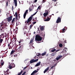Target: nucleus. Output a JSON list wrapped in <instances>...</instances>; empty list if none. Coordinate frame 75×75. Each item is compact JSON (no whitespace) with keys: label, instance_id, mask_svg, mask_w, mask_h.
<instances>
[{"label":"nucleus","instance_id":"nucleus-30","mask_svg":"<svg viewBox=\"0 0 75 75\" xmlns=\"http://www.w3.org/2000/svg\"><path fill=\"white\" fill-rule=\"evenodd\" d=\"M33 40L34 39L33 38L31 39V40L30 41V44H31V43H32V42H33Z\"/></svg>","mask_w":75,"mask_h":75},{"label":"nucleus","instance_id":"nucleus-45","mask_svg":"<svg viewBox=\"0 0 75 75\" xmlns=\"http://www.w3.org/2000/svg\"><path fill=\"white\" fill-rule=\"evenodd\" d=\"M14 57H17V54H15V55H14Z\"/></svg>","mask_w":75,"mask_h":75},{"label":"nucleus","instance_id":"nucleus-40","mask_svg":"<svg viewBox=\"0 0 75 75\" xmlns=\"http://www.w3.org/2000/svg\"><path fill=\"white\" fill-rule=\"evenodd\" d=\"M6 5L7 6H8V1H6Z\"/></svg>","mask_w":75,"mask_h":75},{"label":"nucleus","instance_id":"nucleus-43","mask_svg":"<svg viewBox=\"0 0 75 75\" xmlns=\"http://www.w3.org/2000/svg\"><path fill=\"white\" fill-rule=\"evenodd\" d=\"M60 50H56V52H58V51H60Z\"/></svg>","mask_w":75,"mask_h":75},{"label":"nucleus","instance_id":"nucleus-1","mask_svg":"<svg viewBox=\"0 0 75 75\" xmlns=\"http://www.w3.org/2000/svg\"><path fill=\"white\" fill-rule=\"evenodd\" d=\"M42 40V38L38 35H37L35 36V41L37 43H40V41Z\"/></svg>","mask_w":75,"mask_h":75},{"label":"nucleus","instance_id":"nucleus-17","mask_svg":"<svg viewBox=\"0 0 75 75\" xmlns=\"http://www.w3.org/2000/svg\"><path fill=\"white\" fill-rule=\"evenodd\" d=\"M4 74L5 75H9V73H8L7 71H4Z\"/></svg>","mask_w":75,"mask_h":75},{"label":"nucleus","instance_id":"nucleus-28","mask_svg":"<svg viewBox=\"0 0 75 75\" xmlns=\"http://www.w3.org/2000/svg\"><path fill=\"white\" fill-rule=\"evenodd\" d=\"M55 51H56V49H54L52 50H51V52H55Z\"/></svg>","mask_w":75,"mask_h":75},{"label":"nucleus","instance_id":"nucleus-31","mask_svg":"<svg viewBox=\"0 0 75 75\" xmlns=\"http://www.w3.org/2000/svg\"><path fill=\"white\" fill-rule=\"evenodd\" d=\"M62 44H61V43H60L59 45V46L60 47H62Z\"/></svg>","mask_w":75,"mask_h":75},{"label":"nucleus","instance_id":"nucleus-16","mask_svg":"<svg viewBox=\"0 0 75 75\" xmlns=\"http://www.w3.org/2000/svg\"><path fill=\"white\" fill-rule=\"evenodd\" d=\"M40 64H41V62H38L36 65V67H38V66H40Z\"/></svg>","mask_w":75,"mask_h":75},{"label":"nucleus","instance_id":"nucleus-39","mask_svg":"<svg viewBox=\"0 0 75 75\" xmlns=\"http://www.w3.org/2000/svg\"><path fill=\"white\" fill-rule=\"evenodd\" d=\"M4 34L5 35V37H6V35H7V33H4Z\"/></svg>","mask_w":75,"mask_h":75},{"label":"nucleus","instance_id":"nucleus-21","mask_svg":"<svg viewBox=\"0 0 75 75\" xmlns=\"http://www.w3.org/2000/svg\"><path fill=\"white\" fill-rule=\"evenodd\" d=\"M65 29L63 28L62 30H61V31H62V33H65Z\"/></svg>","mask_w":75,"mask_h":75},{"label":"nucleus","instance_id":"nucleus-59","mask_svg":"<svg viewBox=\"0 0 75 75\" xmlns=\"http://www.w3.org/2000/svg\"><path fill=\"white\" fill-rule=\"evenodd\" d=\"M49 17H52V16L51 15H50L49 16Z\"/></svg>","mask_w":75,"mask_h":75},{"label":"nucleus","instance_id":"nucleus-58","mask_svg":"<svg viewBox=\"0 0 75 75\" xmlns=\"http://www.w3.org/2000/svg\"><path fill=\"white\" fill-rule=\"evenodd\" d=\"M17 19V16H16V19Z\"/></svg>","mask_w":75,"mask_h":75},{"label":"nucleus","instance_id":"nucleus-26","mask_svg":"<svg viewBox=\"0 0 75 75\" xmlns=\"http://www.w3.org/2000/svg\"><path fill=\"white\" fill-rule=\"evenodd\" d=\"M45 13L48 14V10H45Z\"/></svg>","mask_w":75,"mask_h":75},{"label":"nucleus","instance_id":"nucleus-20","mask_svg":"<svg viewBox=\"0 0 75 75\" xmlns=\"http://www.w3.org/2000/svg\"><path fill=\"white\" fill-rule=\"evenodd\" d=\"M3 39L0 38V44H1L2 42H3Z\"/></svg>","mask_w":75,"mask_h":75},{"label":"nucleus","instance_id":"nucleus-35","mask_svg":"<svg viewBox=\"0 0 75 75\" xmlns=\"http://www.w3.org/2000/svg\"><path fill=\"white\" fill-rule=\"evenodd\" d=\"M26 73V71H25L22 74V75H24L25 74V73Z\"/></svg>","mask_w":75,"mask_h":75},{"label":"nucleus","instance_id":"nucleus-52","mask_svg":"<svg viewBox=\"0 0 75 75\" xmlns=\"http://www.w3.org/2000/svg\"><path fill=\"white\" fill-rule=\"evenodd\" d=\"M54 67V66H52V67H51V69H52V68H53Z\"/></svg>","mask_w":75,"mask_h":75},{"label":"nucleus","instance_id":"nucleus-61","mask_svg":"<svg viewBox=\"0 0 75 75\" xmlns=\"http://www.w3.org/2000/svg\"><path fill=\"white\" fill-rule=\"evenodd\" d=\"M58 0H54V2H55L56 1H57Z\"/></svg>","mask_w":75,"mask_h":75},{"label":"nucleus","instance_id":"nucleus-46","mask_svg":"<svg viewBox=\"0 0 75 75\" xmlns=\"http://www.w3.org/2000/svg\"><path fill=\"white\" fill-rule=\"evenodd\" d=\"M10 43H8V47H9L10 46Z\"/></svg>","mask_w":75,"mask_h":75},{"label":"nucleus","instance_id":"nucleus-13","mask_svg":"<svg viewBox=\"0 0 75 75\" xmlns=\"http://www.w3.org/2000/svg\"><path fill=\"white\" fill-rule=\"evenodd\" d=\"M13 1L15 3V6L17 7V0H14Z\"/></svg>","mask_w":75,"mask_h":75},{"label":"nucleus","instance_id":"nucleus-57","mask_svg":"<svg viewBox=\"0 0 75 75\" xmlns=\"http://www.w3.org/2000/svg\"><path fill=\"white\" fill-rule=\"evenodd\" d=\"M66 41H64V44H65V43H66Z\"/></svg>","mask_w":75,"mask_h":75},{"label":"nucleus","instance_id":"nucleus-63","mask_svg":"<svg viewBox=\"0 0 75 75\" xmlns=\"http://www.w3.org/2000/svg\"><path fill=\"white\" fill-rule=\"evenodd\" d=\"M2 1H0V3H2Z\"/></svg>","mask_w":75,"mask_h":75},{"label":"nucleus","instance_id":"nucleus-50","mask_svg":"<svg viewBox=\"0 0 75 75\" xmlns=\"http://www.w3.org/2000/svg\"><path fill=\"white\" fill-rule=\"evenodd\" d=\"M12 10H14V7H13V6H12Z\"/></svg>","mask_w":75,"mask_h":75},{"label":"nucleus","instance_id":"nucleus-15","mask_svg":"<svg viewBox=\"0 0 75 75\" xmlns=\"http://www.w3.org/2000/svg\"><path fill=\"white\" fill-rule=\"evenodd\" d=\"M47 18H48L47 19L44 20V21H48L50 20V18L48 17H47Z\"/></svg>","mask_w":75,"mask_h":75},{"label":"nucleus","instance_id":"nucleus-10","mask_svg":"<svg viewBox=\"0 0 75 75\" xmlns=\"http://www.w3.org/2000/svg\"><path fill=\"white\" fill-rule=\"evenodd\" d=\"M17 49H16V50L15 49L14 50H12L10 54L12 55L13 54L14 52H17Z\"/></svg>","mask_w":75,"mask_h":75},{"label":"nucleus","instance_id":"nucleus-12","mask_svg":"<svg viewBox=\"0 0 75 75\" xmlns=\"http://www.w3.org/2000/svg\"><path fill=\"white\" fill-rule=\"evenodd\" d=\"M37 72H38V71H37L36 70H35L32 73H31V74L30 75H34V74H36V73H37Z\"/></svg>","mask_w":75,"mask_h":75},{"label":"nucleus","instance_id":"nucleus-38","mask_svg":"<svg viewBox=\"0 0 75 75\" xmlns=\"http://www.w3.org/2000/svg\"><path fill=\"white\" fill-rule=\"evenodd\" d=\"M48 69H49V67H48L45 70L47 71Z\"/></svg>","mask_w":75,"mask_h":75},{"label":"nucleus","instance_id":"nucleus-9","mask_svg":"<svg viewBox=\"0 0 75 75\" xmlns=\"http://www.w3.org/2000/svg\"><path fill=\"white\" fill-rule=\"evenodd\" d=\"M28 10H26L25 11V12L24 13L23 15V17L24 19L25 18V17H26V15H27V14H28Z\"/></svg>","mask_w":75,"mask_h":75},{"label":"nucleus","instance_id":"nucleus-22","mask_svg":"<svg viewBox=\"0 0 75 75\" xmlns=\"http://www.w3.org/2000/svg\"><path fill=\"white\" fill-rule=\"evenodd\" d=\"M48 14H47V13H44L43 14V16L45 17L47 16V15H48Z\"/></svg>","mask_w":75,"mask_h":75},{"label":"nucleus","instance_id":"nucleus-36","mask_svg":"<svg viewBox=\"0 0 75 75\" xmlns=\"http://www.w3.org/2000/svg\"><path fill=\"white\" fill-rule=\"evenodd\" d=\"M15 16L16 17H17V12H16L15 13Z\"/></svg>","mask_w":75,"mask_h":75},{"label":"nucleus","instance_id":"nucleus-51","mask_svg":"<svg viewBox=\"0 0 75 75\" xmlns=\"http://www.w3.org/2000/svg\"><path fill=\"white\" fill-rule=\"evenodd\" d=\"M43 3H44L45 1V0H43Z\"/></svg>","mask_w":75,"mask_h":75},{"label":"nucleus","instance_id":"nucleus-47","mask_svg":"<svg viewBox=\"0 0 75 75\" xmlns=\"http://www.w3.org/2000/svg\"><path fill=\"white\" fill-rule=\"evenodd\" d=\"M37 0H35V1H34V2L36 3V2L37 1Z\"/></svg>","mask_w":75,"mask_h":75},{"label":"nucleus","instance_id":"nucleus-6","mask_svg":"<svg viewBox=\"0 0 75 75\" xmlns=\"http://www.w3.org/2000/svg\"><path fill=\"white\" fill-rule=\"evenodd\" d=\"M13 18L12 16H11L7 18V21L8 22H9L10 21H11L12 20V18Z\"/></svg>","mask_w":75,"mask_h":75},{"label":"nucleus","instance_id":"nucleus-33","mask_svg":"<svg viewBox=\"0 0 75 75\" xmlns=\"http://www.w3.org/2000/svg\"><path fill=\"white\" fill-rule=\"evenodd\" d=\"M33 26V25H30V29H31V28H32V27Z\"/></svg>","mask_w":75,"mask_h":75},{"label":"nucleus","instance_id":"nucleus-34","mask_svg":"<svg viewBox=\"0 0 75 75\" xmlns=\"http://www.w3.org/2000/svg\"><path fill=\"white\" fill-rule=\"evenodd\" d=\"M40 55H41V54L39 53L38 54L37 57H40Z\"/></svg>","mask_w":75,"mask_h":75},{"label":"nucleus","instance_id":"nucleus-55","mask_svg":"<svg viewBox=\"0 0 75 75\" xmlns=\"http://www.w3.org/2000/svg\"><path fill=\"white\" fill-rule=\"evenodd\" d=\"M46 56H48V54H46Z\"/></svg>","mask_w":75,"mask_h":75},{"label":"nucleus","instance_id":"nucleus-56","mask_svg":"<svg viewBox=\"0 0 75 75\" xmlns=\"http://www.w3.org/2000/svg\"><path fill=\"white\" fill-rule=\"evenodd\" d=\"M1 1H2V3H3V2H4V1H5V0H2Z\"/></svg>","mask_w":75,"mask_h":75},{"label":"nucleus","instance_id":"nucleus-44","mask_svg":"<svg viewBox=\"0 0 75 75\" xmlns=\"http://www.w3.org/2000/svg\"><path fill=\"white\" fill-rule=\"evenodd\" d=\"M27 68V67H25L23 69V70H25V69Z\"/></svg>","mask_w":75,"mask_h":75},{"label":"nucleus","instance_id":"nucleus-37","mask_svg":"<svg viewBox=\"0 0 75 75\" xmlns=\"http://www.w3.org/2000/svg\"><path fill=\"white\" fill-rule=\"evenodd\" d=\"M9 50L10 49H12V47H11V46H9Z\"/></svg>","mask_w":75,"mask_h":75},{"label":"nucleus","instance_id":"nucleus-41","mask_svg":"<svg viewBox=\"0 0 75 75\" xmlns=\"http://www.w3.org/2000/svg\"><path fill=\"white\" fill-rule=\"evenodd\" d=\"M29 23H28V25H29V24H31V22H30V21L29 22Z\"/></svg>","mask_w":75,"mask_h":75},{"label":"nucleus","instance_id":"nucleus-11","mask_svg":"<svg viewBox=\"0 0 75 75\" xmlns=\"http://www.w3.org/2000/svg\"><path fill=\"white\" fill-rule=\"evenodd\" d=\"M62 56L60 55V56H58L56 58V59L57 61H58V60H59L60 58H62Z\"/></svg>","mask_w":75,"mask_h":75},{"label":"nucleus","instance_id":"nucleus-3","mask_svg":"<svg viewBox=\"0 0 75 75\" xmlns=\"http://www.w3.org/2000/svg\"><path fill=\"white\" fill-rule=\"evenodd\" d=\"M8 69H12L13 68H14L16 67V65L14 63H12L11 64L9 62L8 63Z\"/></svg>","mask_w":75,"mask_h":75},{"label":"nucleus","instance_id":"nucleus-4","mask_svg":"<svg viewBox=\"0 0 75 75\" xmlns=\"http://www.w3.org/2000/svg\"><path fill=\"white\" fill-rule=\"evenodd\" d=\"M19 47L18 48V49H17V50L19 49V51L21 52L23 50V48L24 46L23 45H21V43L20 44L18 45Z\"/></svg>","mask_w":75,"mask_h":75},{"label":"nucleus","instance_id":"nucleus-14","mask_svg":"<svg viewBox=\"0 0 75 75\" xmlns=\"http://www.w3.org/2000/svg\"><path fill=\"white\" fill-rule=\"evenodd\" d=\"M4 38V33L1 34V35H0V38Z\"/></svg>","mask_w":75,"mask_h":75},{"label":"nucleus","instance_id":"nucleus-23","mask_svg":"<svg viewBox=\"0 0 75 75\" xmlns=\"http://www.w3.org/2000/svg\"><path fill=\"white\" fill-rule=\"evenodd\" d=\"M40 30H41V31H43L44 30V26H42L40 28Z\"/></svg>","mask_w":75,"mask_h":75},{"label":"nucleus","instance_id":"nucleus-5","mask_svg":"<svg viewBox=\"0 0 75 75\" xmlns=\"http://www.w3.org/2000/svg\"><path fill=\"white\" fill-rule=\"evenodd\" d=\"M38 61V59H33L30 61V64H32V63H33V62H37Z\"/></svg>","mask_w":75,"mask_h":75},{"label":"nucleus","instance_id":"nucleus-18","mask_svg":"<svg viewBox=\"0 0 75 75\" xmlns=\"http://www.w3.org/2000/svg\"><path fill=\"white\" fill-rule=\"evenodd\" d=\"M4 64V62H1V65H0V68H1L3 65Z\"/></svg>","mask_w":75,"mask_h":75},{"label":"nucleus","instance_id":"nucleus-24","mask_svg":"<svg viewBox=\"0 0 75 75\" xmlns=\"http://www.w3.org/2000/svg\"><path fill=\"white\" fill-rule=\"evenodd\" d=\"M15 21V18H13L12 19L11 23L12 24H13L14 23V21Z\"/></svg>","mask_w":75,"mask_h":75},{"label":"nucleus","instance_id":"nucleus-60","mask_svg":"<svg viewBox=\"0 0 75 75\" xmlns=\"http://www.w3.org/2000/svg\"><path fill=\"white\" fill-rule=\"evenodd\" d=\"M1 62H3V59L1 60Z\"/></svg>","mask_w":75,"mask_h":75},{"label":"nucleus","instance_id":"nucleus-42","mask_svg":"<svg viewBox=\"0 0 75 75\" xmlns=\"http://www.w3.org/2000/svg\"><path fill=\"white\" fill-rule=\"evenodd\" d=\"M35 20L34 19H33V21H34L35 20H37V18H35Z\"/></svg>","mask_w":75,"mask_h":75},{"label":"nucleus","instance_id":"nucleus-25","mask_svg":"<svg viewBox=\"0 0 75 75\" xmlns=\"http://www.w3.org/2000/svg\"><path fill=\"white\" fill-rule=\"evenodd\" d=\"M41 35L42 36H43V37H45V33H44L43 32H42L41 33Z\"/></svg>","mask_w":75,"mask_h":75},{"label":"nucleus","instance_id":"nucleus-54","mask_svg":"<svg viewBox=\"0 0 75 75\" xmlns=\"http://www.w3.org/2000/svg\"><path fill=\"white\" fill-rule=\"evenodd\" d=\"M1 9H0V14L1 13Z\"/></svg>","mask_w":75,"mask_h":75},{"label":"nucleus","instance_id":"nucleus-7","mask_svg":"<svg viewBox=\"0 0 75 75\" xmlns=\"http://www.w3.org/2000/svg\"><path fill=\"white\" fill-rule=\"evenodd\" d=\"M61 22V18L59 17H58L56 22V23H59Z\"/></svg>","mask_w":75,"mask_h":75},{"label":"nucleus","instance_id":"nucleus-29","mask_svg":"<svg viewBox=\"0 0 75 75\" xmlns=\"http://www.w3.org/2000/svg\"><path fill=\"white\" fill-rule=\"evenodd\" d=\"M29 12H30V11H33V9H32L30 7L29 8Z\"/></svg>","mask_w":75,"mask_h":75},{"label":"nucleus","instance_id":"nucleus-53","mask_svg":"<svg viewBox=\"0 0 75 75\" xmlns=\"http://www.w3.org/2000/svg\"><path fill=\"white\" fill-rule=\"evenodd\" d=\"M27 23L26 24H27V21H25V23Z\"/></svg>","mask_w":75,"mask_h":75},{"label":"nucleus","instance_id":"nucleus-2","mask_svg":"<svg viewBox=\"0 0 75 75\" xmlns=\"http://www.w3.org/2000/svg\"><path fill=\"white\" fill-rule=\"evenodd\" d=\"M38 12V11H37L35 12L34 14L33 15H32V16H30L29 18L28 19L27 21V23H28L30 21H31L32 20V19H33V16H35L36 14H37V13Z\"/></svg>","mask_w":75,"mask_h":75},{"label":"nucleus","instance_id":"nucleus-19","mask_svg":"<svg viewBox=\"0 0 75 75\" xmlns=\"http://www.w3.org/2000/svg\"><path fill=\"white\" fill-rule=\"evenodd\" d=\"M23 70H21V71L19 72V73H18V75H21V74H22V73H23Z\"/></svg>","mask_w":75,"mask_h":75},{"label":"nucleus","instance_id":"nucleus-8","mask_svg":"<svg viewBox=\"0 0 75 75\" xmlns=\"http://www.w3.org/2000/svg\"><path fill=\"white\" fill-rule=\"evenodd\" d=\"M1 27H2V28L4 29L6 28L7 27V25L5 24H3L1 25Z\"/></svg>","mask_w":75,"mask_h":75},{"label":"nucleus","instance_id":"nucleus-62","mask_svg":"<svg viewBox=\"0 0 75 75\" xmlns=\"http://www.w3.org/2000/svg\"><path fill=\"white\" fill-rule=\"evenodd\" d=\"M20 43H21V41H19V44H20Z\"/></svg>","mask_w":75,"mask_h":75},{"label":"nucleus","instance_id":"nucleus-64","mask_svg":"<svg viewBox=\"0 0 75 75\" xmlns=\"http://www.w3.org/2000/svg\"><path fill=\"white\" fill-rule=\"evenodd\" d=\"M33 33H34V34H35V32H34Z\"/></svg>","mask_w":75,"mask_h":75},{"label":"nucleus","instance_id":"nucleus-49","mask_svg":"<svg viewBox=\"0 0 75 75\" xmlns=\"http://www.w3.org/2000/svg\"><path fill=\"white\" fill-rule=\"evenodd\" d=\"M36 21L35 22H34L33 23V24H36Z\"/></svg>","mask_w":75,"mask_h":75},{"label":"nucleus","instance_id":"nucleus-48","mask_svg":"<svg viewBox=\"0 0 75 75\" xmlns=\"http://www.w3.org/2000/svg\"><path fill=\"white\" fill-rule=\"evenodd\" d=\"M47 70H45L44 71V74H45V72H47Z\"/></svg>","mask_w":75,"mask_h":75},{"label":"nucleus","instance_id":"nucleus-27","mask_svg":"<svg viewBox=\"0 0 75 75\" xmlns=\"http://www.w3.org/2000/svg\"><path fill=\"white\" fill-rule=\"evenodd\" d=\"M46 52H45L42 53V56H44L46 54Z\"/></svg>","mask_w":75,"mask_h":75},{"label":"nucleus","instance_id":"nucleus-32","mask_svg":"<svg viewBox=\"0 0 75 75\" xmlns=\"http://www.w3.org/2000/svg\"><path fill=\"white\" fill-rule=\"evenodd\" d=\"M40 8H41V6H39L38 7L37 10H38V9H39V10H40Z\"/></svg>","mask_w":75,"mask_h":75}]
</instances>
